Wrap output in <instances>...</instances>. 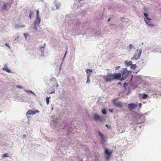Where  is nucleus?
<instances>
[{
	"instance_id": "1",
	"label": "nucleus",
	"mask_w": 161,
	"mask_h": 161,
	"mask_svg": "<svg viewBox=\"0 0 161 161\" xmlns=\"http://www.w3.org/2000/svg\"><path fill=\"white\" fill-rule=\"evenodd\" d=\"M121 77V74L120 73L114 74H109L104 76L103 78L105 81L110 82L115 80H119Z\"/></svg>"
},
{
	"instance_id": "29",
	"label": "nucleus",
	"mask_w": 161,
	"mask_h": 161,
	"mask_svg": "<svg viewBox=\"0 0 161 161\" xmlns=\"http://www.w3.org/2000/svg\"><path fill=\"white\" fill-rule=\"evenodd\" d=\"M113 108H111V109H109V111L111 113L113 112Z\"/></svg>"
},
{
	"instance_id": "5",
	"label": "nucleus",
	"mask_w": 161,
	"mask_h": 161,
	"mask_svg": "<svg viewBox=\"0 0 161 161\" xmlns=\"http://www.w3.org/2000/svg\"><path fill=\"white\" fill-rule=\"evenodd\" d=\"M114 105L117 107L121 108L122 107V104L121 102L117 101L116 99H114L113 101Z\"/></svg>"
},
{
	"instance_id": "13",
	"label": "nucleus",
	"mask_w": 161,
	"mask_h": 161,
	"mask_svg": "<svg viewBox=\"0 0 161 161\" xmlns=\"http://www.w3.org/2000/svg\"><path fill=\"white\" fill-rule=\"evenodd\" d=\"M98 133H99V135L100 136V137H101V140L103 141V142L104 141H105V139H104V138L103 136V134H102L101 132H100V131H99L98 132Z\"/></svg>"
},
{
	"instance_id": "11",
	"label": "nucleus",
	"mask_w": 161,
	"mask_h": 161,
	"mask_svg": "<svg viewBox=\"0 0 161 161\" xmlns=\"http://www.w3.org/2000/svg\"><path fill=\"white\" fill-rule=\"evenodd\" d=\"M149 91L153 93V95H158V92L154 89H152L149 90Z\"/></svg>"
},
{
	"instance_id": "28",
	"label": "nucleus",
	"mask_w": 161,
	"mask_h": 161,
	"mask_svg": "<svg viewBox=\"0 0 161 161\" xmlns=\"http://www.w3.org/2000/svg\"><path fill=\"white\" fill-rule=\"evenodd\" d=\"M34 13V12L33 11H31L30 12V14L32 15Z\"/></svg>"
},
{
	"instance_id": "9",
	"label": "nucleus",
	"mask_w": 161,
	"mask_h": 161,
	"mask_svg": "<svg viewBox=\"0 0 161 161\" xmlns=\"http://www.w3.org/2000/svg\"><path fill=\"white\" fill-rule=\"evenodd\" d=\"M94 119L95 120H98L100 121H102V119L100 117L99 115L96 114H95L94 115Z\"/></svg>"
},
{
	"instance_id": "36",
	"label": "nucleus",
	"mask_w": 161,
	"mask_h": 161,
	"mask_svg": "<svg viewBox=\"0 0 161 161\" xmlns=\"http://www.w3.org/2000/svg\"><path fill=\"white\" fill-rule=\"evenodd\" d=\"M110 18H109V19L108 20V21H110Z\"/></svg>"
},
{
	"instance_id": "33",
	"label": "nucleus",
	"mask_w": 161,
	"mask_h": 161,
	"mask_svg": "<svg viewBox=\"0 0 161 161\" xmlns=\"http://www.w3.org/2000/svg\"><path fill=\"white\" fill-rule=\"evenodd\" d=\"M139 107H141V106H142V104L141 103H140L139 104Z\"/></svg>"
},
{
	"instance_id": "12",
	"label": "nucleus",
	"mask_w": 161,
	"mask_h": 161,
	"mask_svg": "<svg viewBox=\"0 0 161 161\" xmlns=\"http://www.w3.org/2000/svg\"><path fill=\"white\" fill-rule=\"evenodd\" d=\"M3 69L4 70H5L7 72L10 73L11 72V70L9 69L6 65L3 68Z\"/></svg>"
},
{
	"instance_id": "2",
	"label": "nucleus",
	"mask_w": 161,
	"mask_h": 161,
	"mask_svg": "<svg viewBox=\"0 0 161 161\" xmlns=\"http://www.w3.org/2000/svg\"><path fill=\"white\" fill-rule=\"evenodd\" d=\"M142 52V50L140 49L137 50L135 52L134 55L131 58V59L132 60L134 59L137 60L141 56V53Z\"/></svg>"
},
{
	"instance_id": "37",
	"label": "nucleus",
	"mask_w": 161,
	"mask_h": 161,
	"mask_svg": "<svg viewBox=\"0 0 161 161\" xmlns=\"http://www.w3.org/2000/svg\"><path fill=\"white\" fill-rule=\"evenodd\" d=\"M66 53H65V54H64V57H65V55H66Z\"/></svg>"
},
{
	"instance_id": "40",
	"label": "nucleus",
	"mask_w": 161,
	"mask_h": 161,
	"mask_svg": "<svg viewBox=\"0 0 161 161\" xmlns=\"http://www.w3.org/2000/svg\"><path fill=\"white\" fill-rule=\"evenodd\" d=\"M31 93H33V92H32V91H31Z\"/></svg>"
},
{
	"instance_id": "38",
	"label": "nucleus",
	"mask_w": 161,
	"mask_h": 161,
	"mask_svg": "<svg viewBox=\"0 0 161 161\" xmlns=\"http://www.w3.org/2000/svg\"><path fill=\"white\" fill-rule=\"evenodd\" d=\"M53 92H51L50 93V94H52V93H53Z\"/></svg>"
},
{
	"instance_id": "31",
	"label": "nucleus",
	"mask_w": 161,
	"mask_h": 161,
	"mask_svg": "<svg viewBox=\"0 0 161 161\" xmlns=\"http://www.w3.org/2000/svg\"><path fill=\"white\" fill-rule=\"evenodd\" d=\"M5 45L6 46L8 47L9 48H10V47H9V44L8 43H5Z\"/></svg>"
},
{
	"instance_id": "21",
	"label": "nucleus",
	"mask_w": 161,
	"mask_h": 161,
	"mask_svg": "<svg viewBox=\"0 0 161 161\" xmlns=\"http://www.w3.org/2000/svg\"><path fill=\"white\" fill-rule=\"evenodd\" d=\"M7 6V3H4L3 5V9L5 10H7V8H6Z\"/></svg>"
},
{
	"instance_id": "32",
	"label": "nucleus",
	"mask_w": 161,
	"mask_h": 161,
	"mask_svg": "<svg viewBox=\"0 0 161 161\" xmlns=\"http://www.w3.org/2000/svg\"><path fill=\"white\" fill-rule=\"evenodd\" d=\"M24 35L25 37L26 38V36H27V35L26 34H24Z\"/></svg>"
},
{
	"instance_id": "6",
	"label": "nucleus",
	"mask_w": 161,
	"mask_h": 161,
	"mask_svg": "<svg viewBox=\"0 0 161 161\" xmlns=\"http://www.w3.org/2000/svg\"><path fill=\"white\" fill-rule=\"evenodd\" d=\"M137 106V104H136L134 103H130L128 105V107L130 110H132L135 108H136Z\"/></svg>"
},
{
	"instance_id": "16",
	"label": "nucleus",
	"mask_w": 161,
	"mask_h": 161,
	"mask_svg": "<svg viewBox=\"0 0 161 161\" xmlns=\"http://www.w3.org/2000/svg\"><path fill=\"white\" fill-rule=\"evenodd\" d=\"M125 63L127 66H129L130 65H131L132 63L131 61L128 62V61H126Z\"/></svg>"
},
{
	"instance_id": "25",
	"label": "nucleus",
	"mask_w": 161,
	"mask_h": 161,
	"mask_svg": "<svg viewBox=\"0 0 161 161\" xmlns=\"http://www.w3.org/2000/svg\"><path fill=\"white\" fill-rule=\"evenodd\" d=\"M144 16L147 19H149V18L148 17V15L147 14L144 13Z\"/></svg>"
},
{
	"instance_id": "17",
	"label": "nucleus",
	"mask_w": 161,
	"mask_h": 161,
	"mask_svg": "<svg viewBox=\"0 0 161 161\" xmlns=\"http://www.w3.org/2000/svg\"><path fill=\"white\" fill-rule=\"evenodd\" d=\"M91 76L90 75H87V80L86 81V83H89L90 82V77Z\"/></svg>"
},
{
	"instance_id": "8",
	"label": "nucleus",
	"mask_w": 161,
	"mask_h": 161,
	"mask_svg": "<svg viewBox=\"0 0 161 161\" xmlns=\"http://www.w3.org/2000/svg\"><path fill=\"white\" fill-rule=\"evenodd\" d=\"M41 22V19L40 17H36L34 22V24L39 26V25Z\"/></svg>"
},
{
	"instance_id": "26",
	"label": "nucleus",
	"mask_w": 161,
	"mask_h": 161,
	"mask_svg": "<svg viewBox=\"0 0 161 161\" xmlns=\"http://www.w3.org/2000/svg\"><path fill=\"white\" fill-rule=\"evenodd\" d=\"M34 29H35L36 31L37 30V26H38L37 25H36L35 24H34Z\"/></svg>"
},
{
	"instance_id": "3",
	"label": "nucleus",
	"mask_w": 161,
	"mask_h": 161,
	"mask_svg": "<svg viewBox=\"0 0 161 161\" xmlns=\"http://www.w3.org/2000/svg\"><path fill=\"white\" fill-rule=\"evenodd\" d=\"M129 74V71L126 69H124L122 72V77L121 79L125 80L127 76Z\"/></svg>"
},
{
	"instance_id": "14",
	"label": "nucleus",
	"mask_w": 161,
	"mask_h": 161,
	"mask_svg": "<svg viewBox=\"0 0 161 161\" xmlns=\"http://www.w3.org/2000/svg\"><path fill=\"white\" fill-rule=\"evenodd\" d=\"M46 44L45 43H44V45H43V46H41V47H40V50H41V52L42 53H44V48H45V47L46 46Z\"/></svg>"
},
{
	"instance_id": "19",
	"label": "nucleus",
	"mask_w": 161,
	"mask_h": 161,
	"mask_svg": "<svg viewBox=\"0 0 161 161\" xmlns=\"http://www.w3.org/2000/svg\"><path fill=\"white\" fill-rule=\"evenodd\" d=\"M50 98V97H47L46 98V103L47 105L49 104V99Z\"/></svg>"
},
{
	"instance_id": "27",
	"label": "nucleus",
	"mask_w": 161,
	"mask_h": 161,
	"mask_svg": "<svg viewBox=\"0 0 161 161\" xmlns=\"http://www.w3.org/2000/svg\"><path fill=\"white\" fill-rule=\"evenodd\" d=\"M133 46L132 45L130 44L129 45V49L130 50L131 49H132L133 47Z\"/></svg>"
},
{
	"instance_id": "35",
	"label": "nucleus",
	"mask_w": 161,
	"mask_h": 161,
	"mask_svg": "<svg viewBox=\"0 0 161 161\" xmlns=\"http://www.w3.org/2000/svg\"><path fill=\"white\" fill-rule=\"evenodd\" d=\"M31 15L30 14H29V17L30 18V19H31Z\"/></svg>"
},
{
	"instance_id": "24",
	"label": "nucleus",
	"mask_w": 161,
	"mask_h": 161,
	"mask_svg": "<svg viewBox=\"0 0 161 161\" xmlns=\"http://www.w3.org/2000/svg\"><path fill=\"white\" fill-rule=\"evenodd\" d=\"M39 10H37L36 11V17H39Z\"/></svg>"
},
{
	"instance_id": "15",
	"label": "nucleus",
	"mask_w": 161,
	"mask_h": 161,
	"mask_svg": "<svg viewBox=\"0 0 161 161\" xmlns=\"http://www.w3.org/2000/svg\"><path fill=\"white\" fill-rule=\"evenodd\" d=\"M86 72L87 75H90V73L92 72V70L90 69H86Z\"/></svg>"
},
{
	"instance_id": "23",
	"label": "nucleus",
	"mask_w": 161,
	"mask_h": 161,
	"mask_svg": "<svg viewBox=\"0 0 161 161\" xmlns=\"http://www.w3.org/2000/svg\"><path fill=\"white\" fill-rule=\"evenodd\" d=\"M3 158L5 157H8V154L7 153H6L4 154L3 156H2Z\"/></svg>"
},
{
	"instance_id": "22",
	"label": "nucleus",
	"mask_w": 161,
	"mask_h": 161,
	"mask_svg": "<svg viewBox=\"0 0 161 161\" xmlns=\"http://www.w3.org/2000/svg\"><path fill=\"white\" fill-rule=\"evenodd\" d=\"M102 113L103 114H106V110L105 109H103L102 111Z\"/></svg>"
},
{
	"instance_id": "18",
	"label": "nucleus",
	"mask_w": 161,
	"mask_h": 161,
	"mask_svg": "<svg viewBox=\"0 0 161 161\" xmlns=\"http://www.w3.org/2000/svg\"><path fill=\"white\" fill-rule=\"evenodd\" d=\"M148 97V95L145 94H143L142 97V98L143 99H146Z\"/></svg>"
},
{
	"instance_id": "39",
	"label": "nucleus",
	"mask_w": 161,
	"mask_h": 161,
	"mask_svg": "<svg viewBox=\"0 0 161 161\" xmlns=\"http://www.w3.org/2000/svg\"><path fill=\"white\" fill-rule=\"evenodd\" d=\"M23 136H24V137L25 136V135H24Z\"/></svg>"
},
{
	"instance_id": "10",
	"label": "nucleus",
	"mask_w": 161,
	"mask_h": 161,
	"mask_svg": "<svg viewBox=\"0 0 161 161\" xmlns=\"http://www.w3.org/2000/svg\"><path fill=\"white\" fill-rule=\"evenodd\" d=\"M150 20L151 19H147V20L145 19V21L147 24L151 26H153V24L152 23Z\"/></svg>"
},
{
	"instance_id": "34",
	"label": "nucleus",
	"mask_w": 161,
	"mask_h": 161,
	"mask_svg": "<svg viewBox=\"0 0 161 161\" xmlns=\"http://www.w3.org/2000/svg\"><path fill=\"white\" fill-rule=\"evenodd\" d=\"M106 127H108V129H109V126H108V125L106 124Z\"/></svg>"
},
{
	"instance_id": "7",
	"label": "nucleus",
	"mask_w": 161,
	"mask_h": 161,
	"mask_svg": "<svg viewBox=\"0 0 161 161\" xmlns=\"http://www.w3.org/2000/svg\"><path fill=\"white\" fill-rule=\"evenodd\" d=\"M39 111L38 110H37L36 112L34 111H32L31 110H29L26 113V115H34V114L36 112H39Z\"/></svg>"
},
{
	"instance_id": "30",
	"label": "nucleus",
	"mask_w": 161,
	"mask_h": 161,
	"mask_svg": "<svg viewBox=\"0 0 161 161\" xmlns=\"http://www.w3.org/2000/svg\"><path fill=\"white\" fill-rule=\"evenodd\" d=\"M17 88H20V89H21L22 88V87L21 86H17Z\"/></svg>"
},
{
	"instance_id": "4",
	"label": "nucleus",
	"mask_w": 161,
	"mask_h": 161,
	"mask_svg": "<svg viewBox=\"0 0 161 161\" xmlns=\"http://www.w3.org/2000/svg\"><path fill=\"white\" fill-rule=\"evenodd\" d=\"M111 153V152H109L107 149H105V154L106 155L105 157L106 161H108L109 160Z\"/></svg>"
},
{
	"instance_id": "20",
	"label": "nucleus",
	"mask_w": 161,
	"mask_h": 161,
	"mask_svg": "<svg viewBox=\"0 0 161 161\" xmlns=\"http://www.w3.org/2000/svg\"><path fill=\"white\" fill-rule=\"evenodd\" d=\"M61 4L60 3H56L55 4L56 7L57 9H58L59 8V7L60 6Z\"/></svg>"
}]
</instances>
